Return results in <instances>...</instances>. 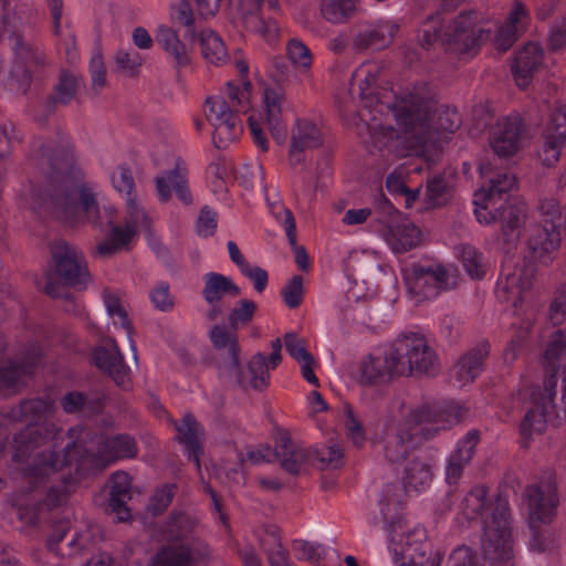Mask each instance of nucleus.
<instances>
[{
	"instance_id": "f8f14e48",
	"label": "nucleus",
	"mask_w": 566,
	"mask_h": 566,
	"mask_svg": "<svg viewBox=\"0 0 566 566\" xmlns=\"http://www.w3.org/2000/svg\"><path fill=\"white\" fill-rule=\"evenodd\" d=\"M52 270L48 274L45 293L53 298L64 301V311L78 315L82 306L75 301L69 287L83 291L87 287L91 274L83 253L63 240L54 241L50 247Z\"/></svg>"
},
{
	"instance_id": "423d86ee",
	"label": "nucleus",
	"mask_w": 566,
	"mask_h": 566,
	"mask_svg": "<svg viewBox=\"0 0 566 566\" xmlns=\"http://www.w3.org/2000/svg\"><path fill=\"white\" fill-rule=\"evenodd\" d=\"M438 357L426 336L419 332L400 334L388 347L384 357L373 354L357 365L354 378L361 386H377L395 376L433 374Z\"/></svg>"
},
{
	"instance_id": "8fccbe9b",
	"label": "nucleus",
	"mask_w": 566,
	"mask_h": 566,
	"mask_svg": "<svg viewBox=\"0 0 566 566\" xmlns=\"http://www.w3.org/2000/svg\"><path fill=\"white\" fill-rule=\"evenodd\" d=\"M432 481V470L428 463L413 460L405 470L403 489L405 492L415 491L417 493L426 491Z\"/></svg>"
},
{
	"instance_id": "49530a36",
	"label": "nucleus",
	"mask_w": 566,
	"mask_h": 566,
	"mask_svg": "<svg viewBox=\"0 0 566 566\" xmlns=\"http://www.w3.org/2000/svg\"><path fill=\"white\" fill-rule=\"evenodd\" d=\"M17 56L23 60V63H17L10 73V86L22 94H25L31 85L32 75L25 67V63L31 60L36 64L42 63V56L33 52L27 44L18 42Z\"/></svg>"
},
{
	"instance_id": "ea45409f",
	"label": "nucleus",
	"mask_w": 566,
	"mask_h": 566,
	"mask_svg": "<svg viewBox=\"0 0 566 566\" xmlns=\"http://www.w3.org/2000/svg\"><path fill=\"white\" fill-rule=\"evenodd\" d=\"M268 205L270 213L285 231L287 241L294 251L297 266L301 270L306 271L310 268V259L305 249L297 245L296 223L293 212L280 201H268Z\"/></svg>"
},
{
	"instance_id": "052dcab7",
	"label": "nucleus",
	"mask_w": 566,
	"mask_h": 566,
	"mask_svg": "<svg viewBox=\"0 0 566 566\" xmlns=\"http://www.w3.org/2000/svg\"><path fill=\"white\" fill-rule=\"evenodd\" d=\"M284 304L289 308L298 307L304 298L303 279L301 275H294L289 280L281 291Z\"/></svg>"
},
{
	"instance_id": "6e6552de",
	"label": "nucleus",
	"mask_w": 566,
	"mask_h": 566,
	"mask_svg": "<svg viewBox=\"0 0 566 566\" xmlns=\"http://www.w3.org/2000/svg\"><path fill=\"white\" fill-rule=\"evenodd\" d=\"M533 266L514 265L506 258L495 286L496 300L506 308H512L520 326L504 352V360L513 363L523 352L530 337L533 321L542 307L539 291L534 287Z\"/></svg>"
},
{
	"instance_id": "4be33fe9",
	"label": "nucleus",
	"mask_w": 566,
	"mask_h": 566,
	"mask_svg": "<svg viewBox=\"0 0 566 566\" xmlns=\"http://www.w3.org/2000/svg\"><path fill=\"white\" fill-rule=\"evenodd\" d=\"M387 220L381 228V235L395 253L410 251L421 242V231L408 218L402 216L386 200Z\"/></svg>"
},
{
	"instance_id": "c03bdc74",
	"label": "nucleus",
	"mask_w": 566,
	"mask_h": 566,
	"mask_svg": "<svg viewBox=\"0 0 566 566\" xmlns=\"http://www.w3.org/2000/svg\"><path fill=\"white\" fill-rule=\"evenodd\" d=\"M178 441L185 446L188 459L193 461L197 471L201 472L200 455L203 448L200 443L199 436L202 431L200 424L192 415L184 416L181 423L177 427Z\"/></svg>"
},
{
	"instance_id": "bf43d9fd",
	"label": "nucleus",
	"mask_w": 566,
	"mask_h": 566,
	"mask_svg": "<svg viewBox=\"0 0 566 566\" xmlns=\"http://www.w3.org/2000/svg\"><path fill=\"white\" fill-rule=\"evenodd\" d=\"M459 255L465 272L473 279L480 280L485 275V264L482 253L472 245H462Z\"/></svg>"
},
{
	"instance_id": "c756f323",
	"label": "nucleus",
	"mask_w": 566,
	"mask_h": 566,
	"mask_svg": "<svg viewBox=\"0 0 566 566\" xmlns=\"http://www.w3.org/2000/svg\"><path fill=\"white\" fill-rule=\"evenodd\" d=\"M157 196L160 202H167L171 198L174 189L178 199L184 205L192 202V196L188 186V169L186 163L178 158L171 170H166L155 178Z\"/></svg>"
},
{
	"instance_id": "2eb2a0df",
	"label": "nucleus",
	"mask_w": 566,
	"mask_h": 566,
	"mask_svg": "<svg viewBox=\"0 0 566 566\" xmlns=\"http://www.w3.org/2000/svg\"><path fill=\"white\" fill-rule=\"evenodd\" d=\"M54 399L50 396L23 399L18 407L11 411V417L28 427L14 436L13 443L15 452L13 460L20 461L29 453L41 446L55 442L61 439L62 429L54 423L36 426L43 418L54 410Z\"/></svg>"
},
{
	"instance_id": "a19ab883",
	"label": "nucleus",
	"mask_w": 566,
	"mask_h": 566,
	"mask_svg": "<svg viewBox=\"0 0 566 566\" xmlns=\"http://www.w3.org/2000/svg\"><path fill=\"white\" fill-rule=\"evenodd\" d=\"M207 554V548H192L186 544L167 545L153 556L149 566H196Z\"/></svg>"
},
{
	"instance_id": "412c9836",
	"label": "nucleus",
	"mask_w": 566,
	"mask_h": 566,
	"mask_svg": "<svg viewBox=\"0 0 566 566\" xmlns=\"http://www.w3.org/2000/svg\"><path fill=\"white\" fill-rule=\"evenodd\" d=\"M526 137L524 118L517 112L501 116L489 130V144L494 154L502 158L516 155Z\"/></svg>"
},
{
	"instance_id": "79ce46f5",
	"label": "nucleus",
	"mask_w": 566,
	"mask_h": 566,
	"mask_svg": "<svg viewBox=\"0 0 566 566\" xmlns=\"http://www.w3.org/2000/svg\"><path fill=\"white\" fill-rule=\"evenodd\" d=\"M105 395L99 392L69 391L60 400L65 413L73 415L85 412L86 415H98L105 407Z\"/></svg>"
},
{
	"instance_id": "a878e982",
	"label": "nucleus",
	"mask_w": 566,
	"mask_h": 566,
	"mask_svg": "<svg viewBox=\"0 0 566 566\" xmlns=\"http://www.w3.org/2000/svg\"><path fill=\"white\" fill-rule=\"evenodd\" d=\"M94 365L108 375L115 385L124 391L133 388L130 368L115 339H108L105 345L96 347L92 353Z\"/></svg>"
},
{
	"instance_id": "de8ad7c7",
	"label": "nucleus",
	"mask_w": 566,
	"mask_h": 566,
	"mask_svg": "<svg viewBox=\"0 0 566 566\" xmlns=\"http://www.w3.org/2000/svg\"><path fill=\"white\" fill-rule=\"evenodd\" d=\"M454 171H443L427 180V207L436 208L446 205L452 197Z\"/></svg>"
},
{
	"instance_id": "4468645a",
	"label": "nucleus",
	"mask_w": 566,
	"mask_h": 566,
	"mask_svg": "<svg viewBox=\"0 0 566 566\" xmlns=\"http://www.w3.org/2000/svg\"><path fill=\"white\" fill-rule=\"evenodd\" d=\"M259 459L271 462L280 460L282 467L290 473L297 474L303 469L304 463L316 467L319 470H337L344 464L343 449L337 444L315 446L307 449H297L294 447L287 432H280L276 437L275 449L265 448L258 455L250 451V463Z\"/></svg>"
},
{
	"instance_id": "0eeeda50",
	"label": "nucleus",
	"mask_w": 566,
	"mask_h": 566,
	"mask_svg": "<svg viewBox=\"0 0 566 566\" xmlns=\"http://www.w3.org/2000/svg\"><path fill=\"white\" fill-rule=\"evenodd\" d=\"M459 515L468 521H479L483 535L481 547L491 566H513L514 551L507 496L499 493L488 496L485 485H475L462 499Z\"/></svg>"
},
{
	"instance_id": "bb28decb",
	"label": "nucleus",
	"mask_w": 566,
	"mask_h": 566,
	"mask_svg": "<svg viewBox=\"0 0 566 566\" xmlns=\"http://www.w3.org/2000/svg\"><path fill=\"white\" fill-rule=\"evenodd\" d=\"M544 145L538 153L542 164L546 167L554 166L560 156L566 142V105L557 103L553 108L548 123L543 133Z\"/></svg>"
},
{
	"instance_id": "9b49d317",
	"label": "nucleus",
	"mask_w": 566,
	"mask_h": 566,
	"mask_svg": "<svg viewBox=\"0 0 566 566\" xmlns=\"http://www.w3.org/2000/svg\"><path fill=\"white\" fill-rule=\"evenodd\" d=\"M241 74L240 81H229L224 91L206 101V117L213 127L212 143L221 149L235 140L242 133L239 114H245L248 103V64L243 60L235 62Z\"/></svg>"
},
{
	"instance_id": "13d9d810",
	"label": "nucleus",
	"mask_w": 566,
	"mask_h": 566,
	"mask_svg": "<svg viewBox=\"0 0 566 566\" xmlns=\"http://www.w3.org/2000/svg\"><path fill=\"white\" fill-rule=\"evenodd\" d=\"M195 522L186 513H172L165 526V533L169 541H182L193 530Z\"/></svg>"
},
{
	"instance_id": "5701e85b",
	"label": "nucleus",
	"mask_w": 566,
	"mask_h": 566,
	"mask_svg": "<svg viewBox=\"0 0 566 566\" xmlns=\"http://www.w3.org/2000/svg\"><path fill=\"white\" fill-rule=\"evenodd\" d=\"M386 76L385 65L368 61L358 66L352 76V87L358 88L364 109L385 105L387 88L381 85Z\"/></svg>"
},
{
	"instance_id": "4c0bfd02",
	"label": "nucleus",
	"mask_w": 566,
	"mask_h": 566,
	"mask_svg": "<svg viewBox=\"0 0 566 566\" xmlns=\"http://www.w3.org/2000/svg\"><path fill=\"white\" fill-rule=\"evenodd\" d=\"M544 52L539 44L526 43L515 54L512 73L516 85L521 88L528 86L534 72L542 65Z\"/></svg>"
},
{
	"instance_id": "c85d7f7f",
	"label": "nucleus",
	"mask_w": 566,
	"mask_h": 566,
	"mask_svg": "<svg viewBox=\"0 0 566 566\" xmlns=\"http://www.w3.org/2000/svg\"><path fill=\"white\" fill-rule=\"evenodd\" d=\"M398 30V24L391 20L380 19L361 24L353 38V46L358 51L386 49L392 43Z\"/></svg>"
},
{
	"instance_id": "f3484780",
	"label": "nucleus",
	"mask_w": 566,
	"mask_h": 566,
	"mask_svg": "<svg viewBox=\"0 0 566 566\" xmlns=\"http://www.w3.org/2000/svg\"><path fill=\"white\" fill-rule=\"evenodd\" d=\"M33 462L34 458L24 469V478L30 484L27 491V495L17 493L12 499V505L17 507V516L19 521H21L28 527H34L38 525L40 512L42 510H52L65 504L71 493L77 486L76 484L65 482V479L69 478V473H62V485L51 486L48 490L44 499L35 501L33 496H30V494L35 491L39 484L50 479L53 474L43 479H35L30 476L28 474V469L33 464Z\"/></svg>"
},
{
	"instance_id": "b1692460",
	"label": "nucleus",
	"mask_w": 566,
	"mask_h": 566,
	"mask_svg": "<svg viewBox=\"0 0 566 566\" xmlns=\"http://www.w3.org/2000/svg\"><path fill=\"white\" fill-rule=\"evenodd\" d=\"M42 359L41 347L32 344L23 357L9 360L0 367V396L18 394L24 386V379L31 376Z\"/></svg>"
},
{
	"instance_id": "20e7f679",
	"label": "nucleus",
	"mask_w": 566,
	"mask_h": 566,
	"mask_svg": "<svg viewBox=\"0 0 566 566\" xmlns=\"http://www.w3.org/2000/svg\"><path fill=\"white\" fill-rule=\"evenodd\" d=\"M42 157L46 158L51 167L52 180L40 198L45 210L70 227L82 222L101 227L99 205L97 201L96 185L92 182H73L71 172L74 165V150L72 145L49 151L46 147L40 148Z\"/></svg>"
},
{
	"instance_id": "a211bd4d",
	"label": "nucleus",
	"mask_w": 566,
	"mask_h": 566,
	"mask_svg": "<svg viewBox=\"0 0 566 566\" xmlns=\"http://www.w3.org/2000/svg\"><path fill=\"white\" fill-rule=\"evenodd\" d=\"M407 292L416 303L436 298L449 289L450 269L436 261H420L401 270Z\"/></svg>"
},
{
	"instance_id": "0e129e2a",
	"label": "nucleus",
	"mask_w": 566,
	"mask_h": 566,
	"mask_svg": "<svg viewBox=\"0 0 566 566\" xmlns=\"http://www.w3.org/2000/svg\"><path fill=\"white\" fill-rule=\"evenodd\" d=\"M149 298L154 307L160 312H170L175 306V300L170 293V285L167 282L157 283L154 289H151Z\"/></svg>"
},
{
	"instance_id": "680f3d73",
	"label": "nucleus",
	"mask_w": 566,
	"mask_h": 566,
	"mask_svg": "<svg viewBox=\"0 0 566 566\" xmlns=\"http://www.w3.org/2000/svg\"><path fill=\"white\" fill-rule=\"evenodd\" d=\"M176 490L177 485L174 483L158 488L150 497L148 510L155 515L166 511L175 497Z\"/></svg>"
},
{
	"instance_id": "7c9ffc66",
	"label": "nucleus",
	"mask_w": 566,
	"mask_h": 566,
	"mask_svg": "<svg viewBox=\"0 0 566 566\" xmlns=\"http://www.w3.org/2000/svg\"><path fill=\"white\" fill-rule=\"evenodd\" d=\"M280 12L277 0H250V25L270 44L279 38L275 17Z\"/></svg>"
},
{
	"instance_id": "338daca9",
	"label": "nucleus",
	"mask_w": 566,
	"mask_h": 566,
	"mask_svg": "<svg viewBox=\"0 0 566 566\" xmlns=\"http://www.w3.org/2000/svg\"><path fill=\"white\" fill-rule=\"evenodd\" d=\"M548 318L554 325H560L566 319V283L557 289L549 307Z\"/></svg>"
},
{
	"instance_id": "3c124183",
	"label": "nucleus",
	"mask_w": 566,
	"mask_h": 566,
	"mask_svg": "<svg viewBox=\"0 0 566 566\" xmlns=\"http://www.w3.org/2000/svg\"><path fill=\"white\" fill-rule=\"evenodd\" d=\"M359 8V0H322L321 13L332 23H345L352 19Z\"/></svg>"
},
{
	"instance_id": "5fc2aeb1",
	"label": "nucleus",
	"mask_w": 566,
	"mask_h": 566,
	"mask_svg": "<svg viewBox=\"0 0 566 566\" xmlns=\"http://www.w3.org/2000/svg\"><path fill=\"white\" fill-rule=\"evenodd\" d=\"M103 301L104 305L106 307V311L108 315L113 318L115 325H119L122 328H124L127 333V337L129 338L132 343V347L134 350L135 346L132 340V334H133V324L130 319L128 318L127 312L122 305L119 298L117 295H115L113 292L105 290L103 292Z\"/></svg>"
},
{
	"instance_id": "e2e57ef3",
	"label": "nucleus",
	"mask_w": 566,
	"mask_h": 566,
	"mask_svg": "<svg viewBox=\"0 0 566 566\" xmlns=\"http://www.w3.org/2000/svg\"><path fill=\"white\" fill-rule=\"evenodd\" d=\"M345 417V428L348 439L357 447H360L365 442V430L360 421L356 418L353 407L349 403H345L343 407Z\"/></svg>"
},
{
	"instance_id": "72a5a7b5",
	"label": "nucleus",
	"mask_w": 566,
	"mask_h": 566,
	"mask_svg": "<svg viewBox=\"0 0 566 566\" xmlns=\"http://www.w3.org/2000/svg\"><path fill=\"white\" fill-rule=\"evenodd\" d=\"M479 442L480 432L475 429L468 431L458 441L453 452L447 460L446 481L449 485H455L461 479L463 470L472 460Z\"/></svg>"
},
{
	"instance_id": "393cba45",
	"label": "nucleus",
	"mask_w": 566,
	"mask_h": 566,
	"mask_svg": "<svg viewBox=\"0 0 566 566\" xmlns=\"http://www.w3.org/2000/svg\"><path fill=\"white\" fill-rule=\"evenodd\" d=\"M210 340L216 349H228V361L221 368V377L232 386L247 390L244 369L239 361V346L237 337L226 326L216 325L209 333Z\"/></svg>"
},
{
	"instance_id": "864d4df0",
	"label": "nucleus",
	"mask_w": 566,
	"mask_h": 566,
	"mask_svg": "<svg viewBox=\"0 0 566 566\" xmlns=\"http://www.w3.org/2000/svg\"><path fill=\"white\" fill-rule=\"evenodd\" d=\"M76 90L77 78L71 73L63 72L46 103L48 109L50 112L54 111L56 104L67 105L73 99Z\"/></svg>"
},
{
	"instance_id": "603ef678",
	"label": "nucleus",
	"mask_w": 566,
	"mask_h": 566,
	"mask_svg": "<svg viewBox=\"0 0 566 566\" xmlns=\"http://www.w3.org/2000/svg\"><path fill=\"white\" fill-rule=\"evenodd\" d=\"M201 53L211 64L220 65L227 59V49L222 39L211 29H203L198 34Z\"/></svg>"
},
{
	"instance_id": "37998d69",
	"label": "nucleus",
	"mask_w": 566,
	"mask_h": 566,
	"mask_svg": "<svg viewBox=\"0 0 566 566\" xmlns=\"http://www.w3.org/2000/svg\"><path fill=\"white\" fill-rule=\"evenodd\" d=\"M132 478L124 471H117L112 474L109 507L117 514L120 522L129 518L130 513L127 507V501L132 499Z\"/></svg>"
},
{
	"instance_id": "58836bf2",
	"label": "nucleus",
	"mask_w": 566,
	"mask_h": 566,
	"mask_svg": "<svg viewBox=\"0 0 566 566\" xmlns=\"http://www.w3.org/2000/svg\"><path fill=\"white\" fill-rule=\"evenodd\" d=\"M489 352L490 345L486 342H482L461 356L452 369V377L459 386L472 382L480 376Z\"/></svg>"
},
{
	"instance_id": "39448f33",
	"label": "nucleus",
	"mask_w": 566,
	"mask_h": 566,
	"mask_svg": "<svg viewBox=\"0 0 566 566\" xmlns=\"http://www.w3.org/2000/svg\"><path fill=\"white\" fill-rule=\"evenodd\" d=\"M566 350V329L555 331L548 338L542 356L544 367L543 386L530 385L523 380L518 397L527 400L530 407L521 421V447L527 448L534 433H542L548 424L558 427L566 419V409H557L554 403L557 386V371Z\"/></svg>"
},
{
	"instance_id": "1a4fd4ad",
	"label": "nucleus",
	"mask_w": 566,
	"mask_h": 566,
	"mask_svg": "<svg viewBox=\"0 0 566 566\" xmlns=\"http://www.w3.org/2000/svg\"><path fill=\"white\" fill-rule=\"evenodd\" d=\"M405 493L398 484H388L379 501L388 531V551L396 566H439V560L427 556V532L417 525L410 528L403 517Z\"/></svg>"
},
{
	"instance_id": "f257e3e1",
	"label": "nucleus",
	"mask_w": 566,
	"mask_h": 566,
	"mask_svg": "<svg viewBox=\"0 0 566 566\" xmlns=\"http://www.w3.org/2000/svg\"><path fill=\"white\" fill-rule=\"evenodd\" d=\"M387 107L392 111L400 132L392 126H379L373 132V142L396 156H423L428 163L436 164L443 145L461 126L458 111L449 106L439 109L433 124L437 101L428 83L415 84L411 91L395 95L392 105Z\"/></svg>"
},
{
	"instance_id": "2f4dec72",
	"label": "nucleus",
	"mask_w": 566,
	"mask_h": 566,
	"mask_svg": "<svg viewBox=\"0 0 566 566\" xmlns=\"http://www.w3.org/2000/svg\"><path fill=\"white\" fill-rule=\"evenodd\" d=\"M285 94L280 86H268L263 91L264 124L277 144L286 139V124L283 120L282 105Z\"/></svg>"
},
{
	"instance_id": "7ed1b4c3",
	"label": "nucleus",
	"mask_w": 566,
	"mask_h": 566,
	"mask_svg": "<svg viewBox=\"0 0 566 566\" xmlns=\"http://www.w3.org/2000/svg\"><path fill=\"white\" fill-rule=\"evenodd\" d=\"M468 408L457 400H443L417 408L401 401L391 407L384 428L385 455L390 462L403 460L422 441L461 422Z\"/></svg>"
},
{
	"instance_id": "774afa93",
	"label": "nucleus",
	"mask_w": 566,
	"mask_h": 566,
	"mask_svg": "<svg viewBox=\"0 0 566 566\" xmlns=\"http://www.w3.org/2000/svg\"><path fill=\"white\" fill-rule=\"evenodd\" d=\"M449 566H484L478 555L467 546L457 547L449 557Z\"/></svg>"
},
{
	"instance_id": "cd10ccee",
	"label": "nucleus",
	"mask_w": 566,
	"mask_h": 566,
	"mask_svg": "<svg viewBox=\"0 0 566 566\" xmlns=\"http://www.w3.org/2000/svg\"><path fill=\"white\" fill-rule=\"evenodd\" d=\"M531 12L521 0H515L505 20L497 28L494 42L500 51H507L528 29Z\"/></svg>"
},
{
	"instance_id": "aec40b11",
	"label": "nucleus",
	"mask_w": 566,
	"mask_h": 566,
	"mask_svg": "<svg viewBox=\"0 0 566 566\" xmlns=\"http://www.w3.org/2000/svg\"><path fill=\"white\" fill-rule=\"evenodd\" d=\"M379 126H384L382 124L376 123V118L373 117V124L368 125L369 130V138H370V145H369V151L375 153L376 150L379 151L382 156L389 157L390 155L394 157H397L395 154L389 153L388 148H385L384 146L380 149V144L375 146L373 142V132L375 128H378ZM413 158L408 159L407 161L402 163L399 167H397L388 177L386 180V188L389 191V193L394 196H403L406 200V208L412 207L413 202L419 198L420 196V188L416 187L415 189L408 188L407 184L410 180L411 174H420L423 169V166L426 165L428 169H430L434 164L428 163L426 160V157L423 156H412Z\"/></svg>"
},
{
	"instance_id": "dca6fc26",
	"label": "nucleus",
	"mask_w": 566,
	"mask_h": 566,
	"mask_svg": "<svg viewBox=\"0 0 566 566\" xmlns=\"http://www.w3.org/2000/svg\"><path fill=\"white\" fill-rule=\"evenodd\" d=\"M525 499L530 514L531 539L530 549L543 553L554 547V539L541 530L542 525L552 522L558 504L557 486L554 476L534 483L525 490Z\"/></svg>"
},
{
	"instance_id": "a18cd8bd",
	"label": "nucleus",
	"mask_w": 566,
	"mask_h": 566,
	"mask_svg": "<svg viewBox=\"0 0 566 566\" xmlns=\"http://www.w3.org/2000/svg\"><path fill=\"white\" fill-rule=\"evenodd\" d=\"M202 296L211 306H217L220 300L227 295L239 296L241 291L231 277L217 272L206 273Z\"/></svg>"
},
{
	"instance_id": "6e6d98bb",
	"label": "nucleus",
	"mask_w": 566,
	"mask_h": 566,
	"mask_svg": "<svg viewBox=\"0 0 566 566\" xmlns=\"http://www.w3.org/2000/svg\"><path fill=\"white\" fill-rule=\"evenodd\" d=\"M261 547L269 555V562L272 566H291L283 549L279 530L271 527L266 531V537L260 539Z\"/></svg>"
},
{
	"instance_id": "ddd939ff",
	"label": "nucleus",
	"mask_w": 566,
	"mask_h": 566,
	"mask_svg": "<svg viewBox=\"0 0 566 566\" xmlns=\"http://www.w3.org/2000/svg\"><path fill=\"white\" fill-rule=\"evenodd\" d=\"M438 13L430 17L419 34L422 48L429 49L440 41L448 52L465 57L474 56L481 44L491 36L490 30L480 25V18L475 11L461 13L447 28Z\"/></svg>"
},
{
	"instance_id": "f704fd0d",
	"label": "nucleus",
	"mask_w": 566,
	"mask_h": 566,
	"mask_svg": "<svg viewBox=\"0 0 566 566\" xmlns=\"http://www.w3.org/2000/svg\"><path fill=\"white\" fill-rule=\"evenodd\" d=\"M282 339L275 338L271 342V354H255L250 359V388L264 390L270 385V371L274 370L282 363Z\"/></svg>"
},
{
	"instance_id": "6ab92c4d",
	"label": "nucleus",
	"mask_w": 566,
	"mask_h": 566,
	"mask_svg": "<svg viewBox=\"0 0 566 566\" xmlns=\"http://www.w3.org/2000/svg\"><path fill=\"white\" fill-rule=\"evenodd\" d=\"M539 210L544 226L528 239L527 248L533 261L548 265L555 259V253L559 248L560 229L565 224V219L559 202L554 198L543 200Z\"/></svg>"
},
{
	"instance_id": "f03ea898",
	"label": "nucleus",
	"mask_w": 566,
	"mask_h": 566,
	"mask_svg": "<svg viewBox=\"0 0 566 566\" xmlns=\"http://www.w3.org/2000/svg\"><path fill=\"white\" fill-rule=\"evenodd\" d=\"M66 436L71 441L62 453L49 449L34 455V462L28 469L30 476L43 479L69 469L65 482L77 485L117 461L135 459L139 452L135 438L127 433L104 437L90 428L75 426Z\"/></svg>"
},
{
	"instance_id": "09e8293b",
	"label": "nucleus",
	"mask_w": 566,
	"mask_h": 566,
	"mask_svg": "<svg viewBox=\"0 0 566 566\" xmlns=\"http://www.w3.org/2000/svg\"><path fill=\"white\" fill-rule=\"evenodd\" d=\"M155 40L165 52L174 57L177 65L181 66L189 63L187 48L179 39L177 31L167 25H159Z\"/></svg>"
},
{
	"instance_id": "473e14b6",
	"label": "nucleus",
	"mask_w": 566,
	"mask_h": 566,
	"mask_svg": "<svg viewBox=\"0 0 566 566\" xmlns=\"http://www.w3.org/2000/svg\"><path fill=\"white\" fill-rule=\"evenodd\" d=\"M322 142V132L316 123L307 118H296L291 136V164H301L304 160V151L321 146Z\"/></svg>"
},
{
	"instance_id": "69168bd1",
	"label": "nucleus",
	"mask_w": 566,
	"mask_h": 566,
	"mask_svg": "<svg viewBox=\"0 0 566 566\" xmlns=\"http://www.w3.org/2000/svg\"><path fill=\"white\" fill-rule=\"evenodd\" d=\"M115 63L126 75L134 76L138 73L143 64V59L137 52L119 50L115 54Z\"/></svg>"
},
{
	"instance_id": "c9c22d12",
	"label": "nucleus",
	"mask_w": 566,
	"mask_h": 566,
	"mask_svg": "<svg viewBox=\"0 0 566 566\" xmlns=\"http://www.w3.org/2000/svg\"><path fill=\"white\" fill-rule=\"evenodd\" d=\"M195 2L199 17L208 19L218 13L222 0H195ZM171 20L174 23L185 27L187 35L191 39L196 36L197 19L189 0H180L171 8Z\"/></svg>"
},
{
	"instance_id": "4d7b16f0",
	"label": "nucleus",
	"mask_w": 566,
	"mask_h": 566,
	"mask_svg": "<svg viewBox=\"0 0 566 566\" xmlns=\"http://www.w3.org/2000/svg\"><path fill=\"white\" fill-rule=\"evenodd\" d=\"M286 55L292 65L301 73L310 72L313 54L310 48L300 39L292 38L286 44Z\"/></svg>"
},
{
	"instance_id": "e433bc0d",
	"label": "nucleus",
	"mask_w": 566,
	"mask_h": 566,
	"mask_svg": "<svg viewBox=\"0 0 566 566\" xmlns=\"http://www.w3.org/2000/svg\"><path fill=\"white\" fill-rule=\"evenodd\" d=\"M109 178L115 191L125 200L132 220L137 223L139 219H146L144 210L137 203L136 184L130 167L127 164L116 166Z\"/></svg>"
},
{
	"instance_id": "9d476101",
	"label": "nucleus",
	"mask_w": 566,
	"mask_h": 566,
	"mask_svg": "<svg viewBox=\"0 0 566 566\" xmlns=\"http://www.w3.org/2000/svg\"><path fill=\"white\" fill-rule=\"evenodd\" d=\"M489 181L488 187H482L474 193L475 218L481 224L500 221L504 242H515L526 213L525 202L509 196L516 186V178L504 171Z\"/></svg>"
}]
</instances>
